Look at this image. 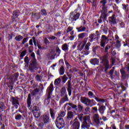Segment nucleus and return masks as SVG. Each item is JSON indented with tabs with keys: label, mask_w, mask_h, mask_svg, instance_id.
Masks as SVG:
<instances>
[{
	"label": "nucleus",
	"mask_w": 129,
	"mask_h": 129,
	"mask_svg": "<svg viewBox=\"0 0 129 129\" xmlns=\"http://www.w3.org/2000/svg\"><path fill=\"white\" fill-rule=\"evenodd\" d=\"M101 60V63L105 66L106 70H107L109 68V64H108V60L106 56H104L100 58Z\"/></svg>",
	"instance_id": "20e7f679"
},
{
	"label": "nucleus",
	"mask_w": 129,
	"mask_h": 129,
	"mask_svg": "<svg viewBox=\"0 0 129 129\" xmlns=\"http://www.w3.org/2000/svg\"><path fill=\"white\" fill-rule=\"evenodd\" d=\"M48 90H49L50 92H51L53 91V90H54V87L53 86V83H51L50 84Z\"/></svg>",
	"instance_id": "c756f323"
},
{
	"label": "nucleus",
	"mask_w": 129,
	"mask_h": 129,
	"mask_svg": "<svg viewBox=\"0 0 129 129\" xmlns=\"http://www.w3.org/2000/svg\"><path fill=\"white\" fill-rule=\"evenodd\" d=\"M124 55H125V56H129V53H124Z\"/></svg>",
	"instance_id": "338daca9"
},
{
	"label": "nucleus",
	"mask_w": 129,
	"mask_h": 129,
	"mask_svg": "<svg viewBox=\"0 0 129 129\" xmlns=\"http://www.w3.org/2000/svg\"><path fill=\"white\" fill-rule=\"evenodd\" d=\"M21 118H22V115H21L20 114L18 115L15 117V119L17 120L21 119Z\"/></svg>",
	"instance_id": "79ce46f5"
},
{
	"label": "nucleus",
	"mask_w": 129,
	"mask_h": 129,
	"mask_svg": "<svg viewBox=\"0 0 129 129\" xmlns=\"http://www.w3.org/2000/svg\"><path fill=\"white\" fill-rule=\"evenodd\" d=\"M36 80H37L38 81H40V77L39 76H37L36 77H35Z\"/></svg>",
	"instance_id": "4d7b16f0"
},
{
	"label": "nucleus",
	"mask_w": 129,
	"mask_h": 129,
	"mask_svg": "<svg viewBox=\"0 0 129 129\" xmlns=\"http://www.w3.org/2000/svg\"><path fill=\"white\" fill-rule=\"evenodd\" d=\"M28 42V39L27 38H25L23 39L22 41V44L24 45L25 43H27Z\"/></svg>",
	"instance_id": "37998d69"
},
{
	"label": "nucleus",
	"mask_w": 129,
	"mask_h": 129,
	"mask_svg": "<svg viewBox=\"0 0 129 129\" xmlns=\"http://www.w3.org/2000/svg\"><path fill=\"white\" fill-rule=\"evenodd\" d=\"M41 15H43L44 16H47V12H46V10H42L41 11Z\"/></svg>",
	"instance_id": "a19ab883"
},
{
	"label": "nucleus",
	"mask_w": 129,
	"mask_h": 129,
	"mask_svg": "<svg viewBox=\"0 0 129 129\" xmlns=\"http://www.w3.org/2000/svg\"><path fill=\"white\" fill-rule=\"evenodd\" d=\"M62 80H63V82L64 83H65V82H66V81H67V80H68V78H67V77H66V75H64V76H63V78H62Z\"/></svg>",
	"instance_id": "58836bf2"
},
{
	"label": "nucleus",
	"mask_w": 129,
	"mask_h": 129,
	"mask_svg": "<svg viewBox=\"0 0 129 129\" xmlns=\"http://www.w3.org/2000/svg\"><path fill=\"white\" fill-rule=\"evenodd\" d=\"M88 3H92L93 4V7L96 6V0H88Z\"/></svg>",
	"instance_id": "cd10ccee"
},
{
	"label": "nucleus",
	"mask_w": 129,
	"mask_h": 129,
	"mask_svg": "<svg viewBox=\"0 0 129 129\" xmlns=\"http://www.w3.org/2000/svg\"><path fill=\"white\" fill-rule=\"evenodd\" d=\"M74 117V113L73 112L69 111L68 112V117H67V119H73Z\"/></svg>",
	"instance_id": "ddd939ff"
},
{
	"label": "nucleus",
	"mask_w": 129,
	"mask_h": 129,
	"mask_svg": "<svg viewBox=\"0 0 129 129\" xmlns=\"http://www.w3.org/2000/svg\"><path fill=\"white\" fill-rule=\"evenodd\" d=\"M70 106H71V107H72L73 108H76V107H77V106H76V105H74L73 104H70Z\"/></svg>",
	"instance_id": "de8ad7c7"
},
{
	"label": "nucleus",
	"mask_w": 129,
	"mask_h": 129,
	"mask_svg": "<svg viewBox=\"0 0 129 129\" xmlns=\"http://www.w3.org/2000/svg\"><path fill=\"white\" fill-rule=\"evenodd\" d=\"M92 109L94 110L95 112H97L98 109H97V107H94L92 108Z\"/></svg>",
	"instance_id": "49530a36"
},
{
	"label": "nucleus",
	"mask_w": 129,
	"mask_h": 129,
	"mask_svg": "<svg viewBox=\"0 0 129 129\" xmlns=\"http://www.w3.org/2000/svg\"><path fill=\"white\" fill-rule=\"evenodd\" d=\"M88 95L91 98L94 97V94H93V93H92V92L89 91L88 92Z\"/></svg>",
	"instance_id": "f704fd0d"
},
{
	"label": "nucleus",
	"mask_w": 129,
	"mask_h": 129,
	"mask_svg": "<svg viewBox=\"0 0 129 129\" xmlns=\"http://www.w3.org/2000/svg\"><path fill=\"white\" fill-rule=\"evenodd\" d=\"M20 16V13L18 12H14L13 13V17L14 18H18Z\"/></svg>",
	"instance_id": "7c9ffc66"
},
{
	"label": "nucleus",
	"mask_w": 129,
	"mask_h": 129,
	"mask_svg": "<svg viewBox=\"0 0 129 129\" xmlns=\"http://www.w3.org/2000/svg\"><path fill=\"white\" fill-rule=\"evenodd\" d=\"M67 85L68 86V91L69 92V95L71 96L72 94V89H71V82L70 81H68Z\"/></svg>",
	"instance_id": "9b49d317"
},
{
	"label": "nucleus",
	"mask_w": 129,
	"mask_h": 129,
	"mask_svg": "<svg viewBox=\"0 0 129 129\" xmlns=\"http://www.w3.org/2000/svg\"><path fill=\"white\" fill-rule=\"evenodd\" d=\"M90 45H91L90 42H88L87 43V44L86 45V46L89 47L90 46Z\"/></svg>",
	"instance_id": "e2e57ef3"
},
{
	"label": "nucleus",
	"mask_w": 129,
	"mask_h": 129,
	"mask_svg": "<svg viewBox=\"0 0 129 129\" xmlns=\"http://www.w3.org/2000/svg\"><path fill=\"white\" fill-rule=\"evenodd\" d=\"M66 101H68V97L66 95L64 97L61 99L60 102H61V103H64V102Z\"/></svg>",
	"instance_id": "b1692460"
},
{
	"label": "nucleus",
	"mask_w": 129,
	"mask_h": 129,
	"mask_svg": "<svg viewBox=\"0 0 129 129\" xmlns=\"http://www.w3.org/2000/svg\"><path fill=\"white\" fill-rule=\"evenodd\" d=\"M27 104H28V107H30L31 106V95H28V98H27Z\"/></svg>",
	"instance_id": "4be33fe9"
},
{
	"label": "nucleus",
	"mask_w": 129,
	"mask_h": 129,
	"mask_svg": "<svg viewBox=\"0 0 129 129\" xmlns=\"http://www.w3.org/2000/svg\"><path fill=\"white\" fill-rule=\"evenodd\" d=\"M108 43V38L105 35L102 36V39L101 41V47H104L105 44Z\"/></svg>",
	"instance_id": "0eeeda50"
},
{
	"label": "nucleus",
	"mask_w": 129,
	"mask_h": 129,
	"mask_svg": "<svg viewBox=\"0 0 129 129\" xmlns=\"http://www.w3.org/2000/svg\"><path fill=\"white\" fill-rule=\"evenodd\" d=\"M50 115L52 118L54 119L55 118V114L54 113V110H53L52 109H50Z\"/></svg>",
	"instance_id": "bb28decb"
},
{
	"label": "nucleus",
	"mask_w": 129,
	"mask_h": 129,
	"mask_svg": "<svg viewBox=\"0 0 129 129\" xmlns=\"http://www.w3.org/2000/svg\"><path fill=\"white\" fill-rule=\"evenodd\" d=\"M92 100H90L89 99L87 98L85 105L87 106L90 105V104L92 102Z\"/></svg>",
	"instance_id": "72a5a7b5"
},
{
	"label": "nucleus",
	"mask_w": 129,
	"mask_h": 129,
	"mask_svg": "<svg viewBox=\"0 0 129 129\" xmlns=\"http://www.w3.org/2000/svg\"><path fill=\"white\" fill-rule=\"evenodd\" d=\"M86 43H87V39H85L84 41L80 42L78 46L79 50H80V51H81V50H83V48H84V46L86 44Z\"/></svg>",
	"instance_id": "1a4fd4ad"
},
{
	"label": "nucleus",
	"mask_w": 129,
	"mask_h": 129,
	"mask_svg": "<svg viewBox=\"0 0 129 129\" xmlns=\"http://www.w3.org/2000/svg\"><path fill=\"white\" fill-rule=\"evenodd\" d=\"M70 123L72 125L71 127L72 129H79L80 127V123L78 121H71Z\"/></svg>",
	"instance_id": "423d86ee"
},
{
	"label": "nucleus",
	"mask_w": 129,
	"mask_h": 129,
	"mask_svg": "<svg viewBox=\"0 0 129 129\" xmlns=\"http://www.w3.org/2000/svg\"><path fill=\"white\" fill-rule=\"evenodd\" d=\"M79 17H80V13H77V10H75L74 12L71 13L70 19H71L72 22L78 20Z\"/></svg>",
	"instance_id": "7ed1b4c3"
},
{
	"label": "nucleus",
	"mask_w": 129,
	"mask_h": 129,
	"mask_svg": "<svg viewBox=\"0 0 129 129\" xmlns=\"http://www.w3.org/2000/svg\"><path fill=\"white\" fill-rule=\"evenodd\" d=\"M113 72L114 71L113 70H111L110 71L109 75L111 79H114V78H116L117 77V72H115L114 75H113Z\"/></svg>",
	"instance_id": "9d476101"
},
{
	"label": "nucleus",
	"mask_w": 129,
	"mask_h": 129,
	"mask_svg": "<svg viewBox=\"0 0 129 129\" xmlns=\"http://www.w3.org/2000/svg\"><path fill=\"white\" fill-rule=\"evenodd\" d=\"M89 46H87L86 45L85 47V50L83 52H81V53L83 54V55H88L89 54Z\"/></svg>",
	"instance_id": "dca6fc26"
},
{
	"label": "nucleus",
	"mask_w": 129,
	"mask_h": 129,
	"mask_svg": "<svg viewBox=\"0 0 129 129\" xmlns=\"http://www.w3.org/2000/svg\"><path fill=\"white\" fill-rule=\"evenodd\" d=\"M86 36V33H82L78 35V37L79 38V39H83V38H84V37H85Z\"/></svg>",
	"instance_id": "393cba45"
},
{
	"label": "nucleus",
	"mask_w": 129,
	"mask_h": 129,
	"mask_svg": "<svg viewBox=\"0 0 129 129\" xmlns=\"http://www.w3.org/2000/svg\"><path fill=\"white\" fill-rule=\"evenodd\" d=\"M101 4L103 7H104V6H105V4H106V0H101Z\"/></svg>",
	"instance_id": "4c0bfd02"
},
{
	"label": "nucleus",
	"mask_w": 129,
	"mask_h": 129,
	"mask_svg": "<svg viewBox=\"0 0 129 129\" xmlns=\"http://www.w3.org/2000/svg\"><path fill=\"white\" fill-rule=\"evenodd\" d=\"M26 54H27V50H25L21 52V54H20V57H23L24 56H26Z\"/></svg>",
	"instance_id": "473e14b6"
},
{
	"label": "nucleus",
	"mask_w": 129,
	"mask_h": 129,
	"mask_svg": "<svg viewBox=\"0 0 129 129\" xmlns=\"http://www.w3.org/2000/svg\"><path fill=\"white\" fill-rule=\"evenodd\" d=\"M61 82V79L58 78L55 80L54 81V85H58Z\"/></svg>",
	"instance_id": "a878e982"
},
{
	"label": "nucleus",
	"mask_w": 129,
	"mask_h": 129,
	"mask_svg": "<svg viewBox=\"0 0 129 129\" xmlns=\"http://www.w3.org/2000/svg\"><path fill=\"white\" fill-rule=\"evenodd\" d=\"M93 118L94 122L97 124H99V123H100V120H101V118H99V115L98 114H94Z\"/></svg>",
	"instance_id": "6e6552de"
},
{
	"label": "nucleus",
	"mask_w": 129,
	"mask_h": 129,
	"mask_svg": "<svg viewBox=\"0 0 129 129\" xmlns=\"http://www.w3.org/2000/svg\"><path fill=\"white\" fill-rule=\"evenodd\" d=\"M24 61L26 63H28L29 62V58L27 56H26L25 58H24Z\"/></svg>",
	"instance_id": "09e8293b"
},
{
	"label": "nucleus",
	"mask_w": 129,
	"mask_h": 129,
	"mask_svg": "<svg viewBox=\"0 0 129 129\" xmlns=\"http://www.w3.org/2000/svg\"><path fill=\"white\" fill-rule=\"evenodd\" d=\"M108 49H110V46L109 45H107L105 48V52H107Z\"/></svg>",
	"instance_id": "a18cd8bd"
},
{
	"label": "nucleus",
	"mask_w": 129,
	"mask_h": 129,
	"mask_svg": "<svg viewBox=\"0 0 129 129\" xmlns=\"http://www.w3.org/2000/svg\"><path fill=\"white\" fill-rule=\"evenodd\" d=\"M79 118L80 120L81 121H82V117L79 116Z\"/></svg>",
	"instance_id": "69168bd1"
},
{
	"label": "nucleus",
	"mask_w": 129,
	"mask_h": 129,
	"mask_svg": "<svg viewBox=\"0 0 129 129\" xmlns=\"http://www.w3.org/2000/svg\"><path fill=\"white\" fill-rule=\"evenodd\" d=\"M121 74L124 79H126V78H128V75L126 74V73L123 70H120Z\"/></svg>",
	"instance_id": "a211bd4d"
},
{
	"label": "nucleus",
	"mask_w": 129,
	"mask_h": 129,
	"mask_svg": "<svg viewBox=\"0 0 129 129\" xmlns=\"http://www.w3.org/2000/svg\"><path fill=\"white\" fill-rule=\"evenodd\" d=\"M69 39L71 41H73V40H74V36H72L69 37Z\"/></svg>",
	"instance_id": "3c124183"
},
{
	"label": "nucleus",
	"mask_w": 129,
	"mask_h": 129,
	"mask_svg": "<svg viewBox=\"0 0 129 129\" xmlns=\"http://www.w3.org/2000/svg\"><path fill=\"white\" fill-rule=\"evenodd\" d=\"M59 74L60 75L64 74V68L63 67H61L59 70Z\"/></svg>",
	"instance_id": "2f4dec72"
},
{
	"label": "nucleus",
	"mask_w": 129,
	"mask_h": 129,
	"mask_svg": "<svg viewBox=\"0 0 129 129\" xmlns=\"http://www.w3.org/2000/svg\"><path fill=\"white\" fill-rule=\"evenodd\" d=\"M69 47V46L67 44H64L62 45V49L63 51H68Z\"/></svg>",
	"instance_id": "aec40b11"
},
{
	"label": "nucleus",
	"mask_w": 129,
	"mask_h": 129,
	"mask_svg": "<svg viewBox=\"0 0 129 129\" xmlns=\"http://www.w3.org/2000/svg\"><path fill=\"white\" fill-rule=\"evenodd\" d=\"M90 63L92 65H97L99 63V60L97 58L92 59L90 60Z\"/></svg>",
	"instance_id": "f3484780"
},
{
	"label": "nucleus",
	"mask_w": 129,
	"mask_h": 129,
	"mask_svg": "<svg viewBox=\"0 0 129 129\" xmlns=\"http://www.w3.org/2000/svg\"><path fill=\"white\" fill-rule=\"evenodd\" d=\"M83 121L82 124V128H88L90 127V124H92L90 117L89 116H86L84 117Z\"/></svg>",
	"instance_id": "f03ea898"
},
{
	"label": "nucleus",
	"mask_w": 129,
	"mask_h": 129,
	"mask_svg": "<svg viewBox=\"0 0 129 129\" xmlns=\"http://www.w3.org/2000/svg\"><path fill=\"white\" fill-rule=\"evenodd\" d=\"M23 38L24 37L23 36H22L21 35H18L15 37V39L16 40V41H22V40H23Z\"/></svg>",
	"instance_id": "5701e85b"
},
{
	"label": "nucleus",
	"mask_w": 129,
	"mask_h": 129,
	"mask_svg": "<svg viewBox=\"0 0 129 129\" xmlns=\"http://www.w3.org/2000/svg\"><path fill=\"white\" fill-rule=\"evenodd\" d=\"M89 37L90 38L91 40H94V39H95V34H91Z\"/></svg>",
	"instance_id": "e433bc0d"
},
{
	"label": "nucleus",
	"mask_w": 129,
	"mask_h": 129,
	"mask_svg": "<svg viewBox=\"0 0 129 129\" xmlns=\"http://www.w3.org/2000/svg\"><path fill=\"white\" fill-rule=\"evenodd\" d=\"M59 63H64V61L63 60V59H60L59 60Z\"/></svg>",
	"instance_id": "052dcab7"
},
{
	"label": "nucleus",
	"mask_w": 129,
	"mask_h": 129,
	"mask_svg": "<svg viewBox=\"0 0 129 129\" xmlns=\"http://www.w3.org/2000/svg\"><path fill=\"white\" fill-rule=\"evenodd\" d=\"M81 101L82 103H84V104H86V101H87V98L85 97H81Z\"/></svg>",
	"instance_id": "c85d7f7f"
},
{
	"label": "nucleus",
	"mask_w": 129,
	"mask_h": 129,
	"mask_svg": "<svg viewBox=\"0 0 129 129\" xmlns=\"http://www.w3.org/2000/svg\"><path fill=\"white\" fill-rule=\"evenodd\" d=\"M70 35H74V31H72L71 33H70Z\"/></svg>",
	"instance_id": "0e129e2a"
},
{
	"label": "nucleus",
	"mask_w": 129,
	"mask_h": 129,
	"mask_svg": "<svg viewBox=\"0 0 129 129\" xmlns=\"http://www.w3.org/2000/svg\"><path fill=\"white\" fill-rule=\"evenodd\" d=\"M125 69H126L127 72L129 74V63L125 64Z\"/></svg>",
	"instance_id": "c9c22d12"
},
{
	"label": "nucleus",
	"mask_w": 129,
	"mask_h": 129,
	"mask_svg": "<svg viewBox=\"0 0 129 129\" xmlns=\"http://www.w3.org/2000/svg\"><path fill=\"white\" fill-rule=\"evenodd\" d=\"M115 15H113L111 17L109 18V21L114 24L116 22V19L115 17Z\"/></svg>",
	"instance_id": "412c9836"
},
{
	"label": "nucleus",
	"mask_w": 129,
	"mask_h": 129,
	"mask_svg": "<svg viewBox=\"0 0 129 129\" xmlns=\"http://www.w3.org/2000/svg\"><path fill=\"white\" fill-rule=\"evenodd\" d=\"M44 42L46 45L49 44V43H50V42H49V40H48L47 38H44Z\"/></svg>",
	"instance_id": "8fccbe9b"
},
{
	"label": "nucleus",
	"mask_w": 129,
	"mask_h": 129,
	"mask_svg": "<svg viewBox=\"0 0 129 129\" xmlns=\"http://www.w3.org/2000/svg\"><path fill=\"white\" fill-rule=\"evenodd\" d=\"M49 39H50V40H55L56 39V37L55 36H51Z\"/></svg>",
	"instance_id": "864d4df0"
},
{
	"label": "nucleus",
	"mask_w": 129,
	"mask_h": 129,
	"mask_svg": "<svg viewBox=\"0 0 129 129\" xmlns=\"http://www.w3.org/2000/svg\"><path fill=\"white\" fill-rule=\"evenodd\" d=\"M54 67H56V64H53L52 66H51V68H52L53 70H55Z\"/></svg>",
	"instance_id": "680f3d73"
},
{
	"label": "nucleus",
	"mask_w": 129,
	"mask_h": 129,
	"mask_svg": "<svg viewBox=\"0 0 129 129\" xmlns=\"http://www.w3.org/2000/svg\"><path fill=\"white\" fill-rule=\"evenodd\" d=\"M105 110V106H100L99 107V111L100 114H101V115H103V114H104Z\"/></svg>",
	"instance_id": "2eb2a0df"
},
{
	"label": "nucleus",
	"mask_w": 129,
	"mask_h": 129,
	"mask_svg": "<svg viewBox=\"0 0 129 129\" xmlns=\"http://www.w3.org/2000/svg\"><path fill=\"white\" fill-rule=\"evenodd\" d=\"M78 108H79V109H80V110H81V109H82L83 108V107H82V106L80 105H78Z\"/></svg>",
	"instance_id": "6e6d98bb"
},
{
	"label": "nucleus",
	"mask_w": 129,
	"mask_h": 129,
	"mask_svg": "<svg viewBox=\"0 0 129 129\" xmlns=\"http://www.w3.org/2000/svg\"><path fill=\"white\" fill-rule=\"evenodd\" d=\"M117 47H120L121 45H120V43H119V41L117 42Z\"/></svg>",
	"instance_id": "bf43d9fd"
},
{
	"label": "nucleus",
	"mask_w": 129,
	"mask_h": 129,
	"mask_svg": "<svg viewBox=\"0 0 129 129\" xmlns=\"http://www.w3.org/2000/svg\"><path fill=\"white\" fill-rule=\"evenodd\" d=\"M66 115V113L64 111H61L58 114V117H57L55 121V124L57 128L61 129L64 127V120L61 117H64Z\"/></svg>",
	"instance_id": "f257e3e1"
},
{
	"label": "nucleus",
	"mask_w": 129,
	"mask_h": 129,
	"mask_svg": "<svg viewBox=\"0 0 129 129\" xmlns=\"http://www.w3.org/2000/svg\"><path fill=\"white\" fill-rule=\"evenodd\" d=\"M50 121V118L49 115H44L43 116V122L44 123H48Z\"/></svg>",
	"instance_id": "4468645a"
},
{
	"label": "nucleus",
	"mask_w": 129,
	"mask_h": 129,
	"mask_svg": "<svg viewBox=\"0 0 129 129\" xmlns=\"http://www.w3.org/2000/svg\"><path fill=\"white\" fill-rule=\"evenodd\" d=\"M125 128L126 129H129V125H126L125 126Z\"/></svg>",
	"instance_id": "774afa93"
},
{
	"label": "nucleus",
	"mask_w": 129,
	"mask_h": 129,
	"mask_svg": "<svg viewBox=\"0 0 129 129\" xmlns=\"http://www.w3.org/2000/svg\"><path fill=\"white\" fill-rule=\"evenodd\" d=\"M66 92V90H65V89L64 88H62L61 90V94L64 95L65 94Z\"/></svg>",
	"instance_id": "c03bdc74"
},
{
	"label": "nucleus",
	"mask_w": 129,
	"mask_h": 129,
	"mask_svg": "<svg viewBox=\"0 0 129 129\" xmlns=\"http://www.w3.org/2000/svg\"><path fill=\"white\" fill-rule=\"evenodd\" d=\"M102 119L103 120H104V121H106V120H107V118H106V117L105 116H103Z\"/></svg>",
	"instance_id": "603ef678"
},
{
	"label": "nucleus",
	"mask_w": 129,
	"mask_h": 129,
	"mask_svg": "<svg viewBox=\"0 0 129 129\" xmlns=\"http://www.w3.org/2000/svg\"><path fill=\"white\" fill-rule=\"evenodd\" d=\"M95 100H96L97 101H98V102H100V101H102V100H100V99H99L98 98H97V97L95 98Z\"/></svg>",
	"instance_id": "5fc2aeb1"
},
{
	"label": "nucleus",
	"mask_w": 129,
	"mask_h": 129,
	"mask_svg": "<svg viewBox=\"0 0 129 129\" xmlns=\"http://www.w3.org/2000/svg\"><path fill=\"white\" fill-rule=\"evenodd\" d=\"M29 45H33V40L30 39L29 41Z\"/></svg>",
	"instance_id": "13d9d810"
},
{
	"label": "nucleus",
	"mask_w": 129,
	"mask_h": 129,
	"mask_svg": "<svg viewBox=\"0 0 129 129\" xmlns=\"http://www.w3.org/2000/svg\"><path fill=\"white\" fill-rule=\"evenodd\" d=\"M32 112L33 113L34 116L36 118L38 117H40V108L37 106H35L33 107L32 109Z\"/></svg>",
	"instance_id": "39448f33"
},
{
	"label": "nucleus",
	"mask_w": 129,
	"mask_h": 129,
	"mask_svg": "<svg viewBox=\"0 0 129 129\" xmlns=\"http://www.w3.org/2000/svg\"><path fill=\"white\" fill-rule=\"evenodd\" d=\"M77 30H78V32H84V31H85V30H86V28H85V27H83V26H81L79 28H77Z\"/></svg>",
	"instance_id": "6ab92c4d"
},
{
	"label": "nucleus",
	"mask_w": 129,
	"mask_h": 129,
	"mask_svg": "<svg viewBox=\"0 0 129 129\" xmlns=\"http://www.w3.org/2000/svg\"><path fill=\"white\" fill-rule=\"evenodd\" d=\"M73 30V27H69L68 28L67 32V33H69V32H71V31H72Z\"/></svg>",
	"instance_id": "ea45409f"
},
{
	"label": "nucleus",
	"mask_w": 129,
	"mask_h": 129,
	"mask_svg": "<svg viewBox=\"0 0 129 129\" xmlns=\"http://www.w3.org/2000/svg\"><path fill=\"white\" fill-rule=\"evenodd\" d=\"M12 104L14 106H15V108H18V106L20 104L19 103V101L17 98H13L12 99Z\"/></svg>",
	"instance_id": "f8f14e48"
}]
</instances>
